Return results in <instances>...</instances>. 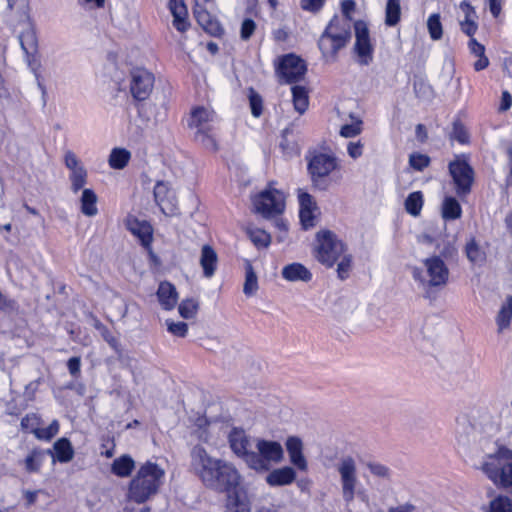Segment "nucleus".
<instances>
[{
	"label": "nucleus",
	"mask_w": 512,
	"mask_h": 512,
	"mask_svg": "<svg viewBox=\"0 0 512 512\" xmlns=\"http://www.w3.org/2000/svg\"><path fill=\"white\" fill-rule=\"evenodd\" d=\"M190 468L204 487L219 493H228L242 485L243 477L230 461L217 458L202 445L190 452Z\"/></svg>",
	"instance_id": "nucleus-1"
},
{
	"label": "nucleus",
	"mask_w": 512,
	"mask_h": 512,
	"mask_svg": "<svg viewBox=\"0 0 512 512\" xmlns=\"http://www.w3.org/2000/svg\"><path fill=\"white\" fill-rule=\"evenodd\" d=\"M164 476L165 471L159 465L152 462L145 463L131 480L127 497L136 503H144L159 491Z\"/></svg>",
	"instance_id": "nucleus-2"
},
{
	"label": "nucleus",
	"mask_w": 512,
	"mask_h": 512,
	"mask_svg": "<svg viewBox=\"0 0 512 512\" xmlns=\"http://www.w3.org/2000/svg\"><path fill=\"white\" fill-rule=\"evenodd\" d=\"M339 475L341 495L347 506L353 503L356 497L368 504L369 496L365 489L359 488L358 469L356 461L351 456L342 457L336 464Z\"/></svg>",
	"instance_id": "nucleus-3"
},
{
	"label": "nucleus",
	"mask_w": 512,
	"mask_h": 512,
	"mask_svg": "<svg viewBox=\"0 0 512 512\" xmlns=\"http://www.w3.org/2000/svg\"><path fill=\"white\" fill-rule=\"evenodd\" d=\"M351 38V25L347 19L334 17L318 41L319 49L327 60H335L337 52L344 48Z\"/></svg>",
	"instance_id": "nucleus-4"
},
{
	"label": "nucleus",
	"mask_w": 512,
	"mask_h": 512,
	"mask_svg": "<svg viewBox=\"0 0 512 512\" xmlns=\"http://www.w3.org/2000/svg\"><path fill=\"white\" fill-rule=\"evenodd\" d=\"M255 450L249 456L248 468L258 472H268L273 465L281 463L284 459L282 445L273 440L256 438Z\"/></svg>",
	"instance_id": "nucleus-5"
},
{
	"label": "nucleus",
	"mask_w": 512,
	"mask_h": 512,
	"mask_svg": "<svg viewBox=\"0 0 512 512\" xmlns=\"http://www.w3.org/2000/svg\"><path fill=\"white\" fill-rule=\"evenodd\" d=\"M347 252L346 244L330 230H320L316 233L314 256L323 265L333 267Z\"/></svg>",
	"instance_id": "nucleus-6"
},
{
	"label": "nucleus",
	"mask_w": 512,
	"mask_h": 512,
	"mask_svg": "<svg viewBox=\"0 0 512 512\" xmlns=\"http://www.w3.org/2000/svg\"><path fill=\"white\" fill-rule=\"evenodd\" d=\"M425 273L422 283L426 288V296L435 298V293L443 289L449 280V269L440 257H431L425 260Z\"/></svg>",
	"instance_id": "nucleus-7"
},
{
	"label": "nucleus",
	"mask_w": 512,
	"mask_h": 512,
	"mask_svg": "<svg viewBox=\"0 0 512 512\" xmlns=\"http://www.w3.org/2000/svg\"><path fill=\"white\" fill-rule=\"evenodd\" d=\"M254 211L263 217L281 214L285 208L283 192L275 188H267L252 198Z\"/></svg>",
	"instance_id": "nucleus-8"
},
{
	"label": "nucleus",
	"mask_w": 512,
	"mask_h": 512,
	"mask_svg": "<svg viewBox=\"0 0 512 512\" xmlns=\"http://www.w3.org/2000/svg\"><path fill=\"white\" fill-rule=\"evenodd\" d=\"M338 168V160L333 154L317 153L311 157L308 163L312 182L317 187H322L324 179Z\"/></svg>",
	"instance_id": "nucleus-9"
},
{
	"label": "nucleus",
	"mask_w": 512,
	"mask_h": 512,
	"mask_svg": "<svg viewBox=\"0 0 512 512\" xmlns=\"http://www.w3.org/2000/svg\"><path fill=\"white\" fill-rule=\"evenodd\" d=\"M449 172L454 181L459 196L466 195L471 190L474 172L463 156H458L449 164Z\"/></svg>",
	"instance_id": "nucleus-10"
},
{
	"label": "nucleus",
	"mask_w": 512,
	"mask_h": 512,
	"mask_svg": "<svg viewBox=\"0 0 512 512\" xmlns=\"http://www.w3.org/2000/svg\"><path fill=\"white\" fill-rule=\"evenodd\" d=\"M153 194L156 204L165 216L175 217L180 214L176 192L168 182L158 181Z\"/></svg>",
	"instance_id": "nucleus-11"
},
{
	"label": "nucleus",
	"mask_w": 512,
	"mask_h": 512,
	"mask_svg": "<svg viewBox=\"0 0 512 512\" xmlns=\"http://www.w3.org/2000/svg\"><path fill=\"white\" fill-rule=\"evenodd\" d=\"M228 442L232 452L249 464V456L255 450L256 438L249 436L243 429L233 428L228 435Z\"/></svg>",
	"instance_id": "nucleus-12"
},
{
	"label": "nucleus",
	"mask_w": 512,
	"mask_h": 512,
	"mask_svg": "<svg viewBox=\"0 0 512 512\" xmlns=\"http://www.w3.org/2000/svg\"><path fill=\"white\" fill-rule=\"evenodd\" d=\"M307 67L300 57L293 54L284 56L278 65L277 72L285 83H294L302 80Z\"/></svg>",
	"instance_id": "nucleus-13"
},
{
	"label": "nucleus",
	"mask_w": 512,
	"mask_h": 512,
	"mask_svg": "<svg viewBox=\"0 0 512 512\" xmlns=\"http://www.w3.org/2000/svg\"><path fill=\"white\" fill-rule=\"evenodd\" d=\"M154 87V76L143 68L131 72L130 92L134 99L143 101L149 97Z\"/></svg>",
	"instance_id": "nucleus-14"
},
{
	"label": "nucleus",
	"mask_w": 512,
	"mask_h": 512,
	"mask_svg": "<svg viewBox=\"0 0 512 512\" xmlns=\"http://www.w3.org/2000/svg\"><path fill=\"white\" fill-rule=\"evenodd\" d=\"M64 164L70 171L69 180L73 193L79 192L87 183L88 173L77 155L68 150L64 155Z\"/></svg>",
	"instance_id": "nucleus-15"
},
{
	"label": "nucleus",
	"mask_w": 512,
	"mask_h": 512,
	"mask_svg": "<svg viewBox=\"0 0 512 512\" xmlns=\"http://www.w3.org/2000/svg\"><path fill=\"white\" fill-rule=\"evenodd\" d=\"M355 29V51L359 57V62L367 65L372 60V45L370 43L369 31L366 24L362 21H357L354 24Z\"/></svg>",
	"instance_id": "nucleus-16"
},
{
	"label": "nucleus",
	"mask_w": 512,
	"mask_h": 512,
	"mask_svg": "<svg viewBox=\"0 0 512 512\" xmlns=\"http://www.w3.org/2000/svg\"><path fill=\"white\" fill-rule=\"evenodd\" d=\"M126 228L137 237L144 247H149L153 240V228L146 220H139L132 215L125 219Z\"/></svg>",
	"instance_id": "nucleus-17"
},
{
	"label": "nucleus",
	"mask_w": 512,
	"mask_h": 512,
	"mask_svg": "<svg viewBox=\"0 0 512 512\" xmlns=\"http://www.w3.org/2000/svg\"><path fill=\"white\" fill-rule=\"evenodd\" d=\"M226 511L227 512H251L250 503L242 485L226 493Z\"/></svg>",
	"instance_id": "nucleus-18"
},
{
	"label": "nucleus",
	"mask_w": 512,
	"mask_h": 512,
	"mask_svg": "<svg viewBox=\"0 0 512 512\" xmlns=\"http://www.w3.org/2000/svg\"><path fill=\"white\" fill-rule=\"evenodd\" d=\"M286 449L290 462L301 471L307 470V461L303 455V443L299 437L290 436L286 440Z\"/></svg>",
	"instance_id": "nucleus-19"
},
{
	"label": "nucleus",
	"mask_w": 512,
	"mask_h": 512,
	"mask_svg": "<svg viewBox=\"0 0 512 512\" xmlns=\"http://www.w3.org/2000/svg\"><path fill=\"white\" fill-rule=\"evenodd\" d=\"M296 472L292 467L284 466L269 470L265 480L271 487L286 486L292 484L296 480Z\"/></svg>",
	"instance_id": "nucleus-20"
},
{
	"label": "nucleus",
	"mask_w": 512,
	"mask_h": 512,
	"mask_svg": "<svg viewBox=\"0 0 512 512\" xmlns=\"http://www.w3.org/2000/svg\"><path fill=\"white\" fill-rule=\"evenodd\" d=\"M156 296L162 309L167 311L172 310L178 302L176 287L168 281L159 284Z\"/></svg>",
	"instance_id": "nucleus-21"
},
{
	"label": "nucleus",
	"mask_w": 512,
	"mask_h": 512,
	"mask_svg": "<svg viewBox=\"0 0 512 512\" xmlns=\"http://www.w3.org/2000/svg\"><path fill=\"white\" fill-rule=\"evenodd\" d=\"M218 256L214 248L208 244L201 248L200 265L203 269V275L211 278L217 269Z\"/></svg>",
	"instance_id": "nucleus-22"
},
{
	"label": "nucleus",
	"mask_w": 512,
	"mask_h": 512,
	"mask_svg": "<svg viewBox=\"0 0 512 512\" xmlns=\"http://www.w3.org/2000/svg\"><path fill=\"white\" fill-rule=\"evenodd\" d=\"M459 7L464 13V19L460 21L461 30L466 35L472 37L478 29V25L475 22L476 11L468 1H462Z\"/></svg>",
	"instance_id": "nucleus-23"
},
{
	"label": "nucleus",
	"mask_w": 512,
	"mask_h": 512,
	"mask_svg": "<svg viewBox=\"0 0 512 512\" xmlns=\"http://www.w3.org/2000/svg\"><path fill=\"white\" fill-rule=\"evenodd\" d=\"M194 15L198 24L208 33L218 35L221 32V27L217 21L212 19L210 14L196 2L194 7Z\"/></svg>",
	"instance_id": "nucleus-24"
},
{
	"label": "nucleus",
	"mask_w": 512,
	"mask_h": 512,
	"mask_svg": "<svg viewBox=\"0 0 512 512\" xmlns=\"http://www.w3.org/2000/svg\"><path fill=\"white\" fill-rule=\"evenodd\" d=\"M282 277L290 282L303 281L308 282L312 278L311 272L300 263L286 265L282 269Z\"/></svg>",
	"instance_id": "nucleus-25"
},
{
	"label": "nucleus",
	"mask_w": 512,
	"mask_h": 512,
	"mask_svg": "<svg viewBox=\"0 0 512 512\" xmlns=\"http://www.w3.org/2000/svg\"><path fill=\"white\" fill-rule=\"evenodd\" d=\"M169 6L174 17L173 25L178 31L184 32L188 27V13L183 0H171Z\"/></svg>",
	"instance_id": "nucleus-26"
},
{
	"label": "nucleus",
	"mask_w": 512,
	"mask_h": 512,
	"mask_svg": "<svg viewBox=\"0 0 512 512\" xmlns=\"http://www.w3.org/2000/svg\"><path fill=\"white\" fill-rule=\"evenodd\" d=\"M213 120V112L203 108L198 107L194 109L191 113V118L189 121V126L194 131L206 129L207 126H210L209 122Z\"/></svg>",
	"instance_id": "nucleus-27"
},
{
	"label": "nucleus",
	"mask_w": 512,
	"mask_h": 512,
	"mask_svg": "<svg viewBox=\"0 0 512 512\" xmlns=\"http://www.w3.org/2000/svg\"><path fill=\"white\" fill-rule=\"evenodd\" d=\"M82 195L80 197L81 212L88 217H93L98 213L97 209V195L92 189L82 188Z\"/></svg>",
	"instance_id": "nucleus-28"
},
{
	"label": "nucleus",
	"mask_w": 512,
	"mask_h": 512,
	"mask_svg": "<svg viewBox=\"0 0 512 512\" xmlns=\"http://www.w3.org/2000/svg\"><path fill=\"white\" fill-rule=\"evenodd\" d=\"M19 42L26 55H32L37 50V37L35 30L31 25L22 31L19 35Z\"/></svg>",
	"instance_id": "nucleus-29"
},
{
	"label": "nucleus",
	"mask_w": 512,
	"mask_h": 512,
	"mask_svg": "<svg viewBox=\"0 0 512 512\" xmlns=\"http://www.w3.org/2000/svg\"><path fill=\"white\" fill-rule=\"evenodd\" d=\"M293 96L294 109L299 113L303 114L309 106L308 91L304 86L295 85L291 88Z\"/></svg>",
	"instance_id": "nucleus-30"
},
{
	"label": "nucleus",
	"mask_w": 512,
	"mask_h": 512,
	"mask_svg": "<svg viewBox=\"0 0 512 512\" xmlns=\"http://www.w3.org/2000/svg\"><path fill=\"white\" fill-rule=\"evenodd\" d=\"M462 208L459 202L451 196L445 197L442 204V217L444 220H456L461 217Z\"/></svg>",
	"instance_id": "nucleus-31"
},
{
	"label": "nucleus",
	"mask_w": 512,
	"mask_h": 512,
	"mask_svg": "<svg viewBox=\"0 0 512 512\" xmlns=\"http://www.w3.org/2000/svg\"><path fill=\"white\" fill-rule=\"evenodd\" d=\"M194 139L206 150L211 152H216L218 150L217 141L211 133V126H207L206 129L194 131Z\"/></svg>",
	"instance_id": "nucleus-32"
},
{
	"label": "nucleus",
	"mask_w": 512,
	"mask_h": 512,
	"mask_svg": "<svg viewBox=\"0 0 512 512\" xmlns=\"http://www.w3.org/2000/svg\"><path fill=\"white\" fill-rule=\"evenodd\" d=\"M54 451L59 462L66 463L73 459L74 450L67 438H61L54 443Z\"/></svg>",
	"instance_id": "nucleus-33"
},
{
	"label": "nucleus",
	"mask_w": 512,
	"mask_h": 512,
	"mask_svg": "<svg viewBox=\"0 0 512 512\" xmlns=\"http://www.w3.org/2000/svg\"><path fill=\"white\" fill-rule=\"evenodd\" d=\"M134 466V460L128 455H123L113 461L112 472L119 477H128Z\"/></svg>",
	"instance_id": "nucleus-34"
},
{
	"label": "nucleus",
	"mask_w": 512,
	"mask_h": 512,
	"mask_svg": "<svg viewBox=\"0 0 512 512\" xmlns=\"http://www.w3.org/2000/svg\"><path fill=\"white\" fill-rule=\"evenodd\" d=\"M512 320V296H508L505 302L502 304L499 313L496 317V323L499 331H502L509 327Z\"/></svg>",
	"instance_id": "nucleus-35"
},
{
	"label": "nucleus",
	"mask_w": 512,
	"mask_h": 512,
	"mask_svg": "<svg viewBox=\"0 0 512 512\" xmlns=\"http://www.w3.org/2000/svg\"><path fill=\"white\" fill-rule=\"evenodd\" d=\"M401 5L399 0H388L385 8V24L395 26L400 21Z\"/></svg>",
	"instance_id": "nucleus-36"
},
{
	"label": "nucleus",
	"mask_w": 512,
	"mask_h": 512,
	"mask_svg": "<svg viewBox=\"0 0 512 512\" xmlns=\"http://www.w3.org/2000/svg\"><path fill=\"white\" fill-rule=\"evenodd\" d=\"M258 290V278L252 267V265L247 262L245 267V282L243 286V292L246 296H253Z\"/></svg>",
	"instance_id": "nucleus-37"
},
{
	"label": "nucleus",
	"mask_w": 512,
	"mask_h": 512,
	"mask_svg": "<svg viewBox=\"0 0 512 512\" xmlns=\"http://www.w3.org/2000/svg\"><path fill=\"white\" fill-rule=\"evenodd\" d=\"M131 157L128 150L123 148H114L109 156V165L114 169H123Z\"/></svg>",
	"instance_id": "nucleus-38"
},
{
	"label": "nucleus",
	"mask_w": 512,
	"mask_h": 512,
	"mask_svg": "<svg viewBox=\"0 0 512 512\" xmlns=\"http://www.w3.org/2000/svg\"><path fill=\"white\" fill-rule=\"evenodd\" d=\"M245 230H246L248 237L250 238V240L252 241V243L255 246L267 247L270 244L271 237L266 231H264L260 228L251 227V226L246 227Z\"/></svg>",
	"instance_id": "nucleus-39"
},
{
	"label": "nucleus",
	"mask_w": 512,
	"mask_h": 512,
	"mask_svg": "<svg viewBox=\"0 0 512 512\" xmlns=\"http://www.w3.org/2000/svg\"><path fill=\"white\" fill-rule=\"evenodd\" d=\"M199 308V303L195 299L187 298L180 302L178 312L184 319H192L196 316Z\"/></svg>",
	"instance_id": "nucleus-40"
},
{
	"label": "nucleus",
	"mask_w": 512,
	"mask_h": 512,
	"mask_svg": "<svg viewBox=\"0 0 512 512\" xmlns=\"http://www.w3.org/2000/svg\"><path fill=\"white\" fill-rule=\"evenodd\" d=\"M427 29L432 40H440L443 36V27L438 13L431 14L427 20Z\"/></svg>",
	"instance_id": "nucleus-41"
},
{
	"label": "nucleus",
	"mask_w": 512,
	"mask_h": 512,
	"mask_svg": "<svg viewBox=\"0 0 512 512\" xmlns=\"http://www.w3.org/2000/svg\"><path fill=\"white\" fill-rule=\"evenodd\" d=\"M43 460V453L39 450H33L25 458L24 465L27 472H37L40 469Z\"/></svg>",
	"instance_id": "nucleus-42"
},
{
	"label": "nucleus",
	"mask_w": 512,
	"mask_h": 512,
	"mask_svg": "<svg viewBox=\"0 0 512 512\" xmlns=\"http://www.w3.org/2000/svg\"><path fill=\"white\" fill-rule=\"evenodd\" d=\"M489 512H512V500L507 496H498L489 504Z\"/></svg>",
	"instance_id": "nucleus-43"
},
{
	"label": "nucleus",
	"mask_w": 512,
	"mask_h": 512,
	"mask_svg": "<svg viewBox=\"0 0 512 512\" xmlns=\"http://www.w3.org/2000/svg\"><path fill=\"white\" fill-rule=\"evenodd\" d=\"M336 263L338 277L341 280L346 279L352 268V255L345 252Z\"/></svg>",
	"instance_id": "nucleus-44"
},
{
	"label": "nucleus",
	"mask_w": 512,
	"mask_h": 512,
	"mask_svg": "<svg viewBox=\"0 0 512 512\" xmlns=\"http://www.w3.org/2000/svg\"><path fill=\"white\" fill-rule=\"evenodd\" d=\"M434 98V90L423 78L418 77V101L430 103Z\"/></svg>",
	"instance_id": "nucleus-45"
},
{
	"label": "nucleus",
	"mask_w": 512,
	"mask_h": 512,
	"mask_svg": "<svg viewBox=\"0 0 512 512\" xmlns=\"http://www.w3.org/2000/svg\"><path fill=\"white\" fill-rule=\"evenodd\" d=\"M362 131V121L358 118H352V123L345 124L340 129V135L345 138L355 137Z\"/></svg>",
	"instance_id": "nucleus-46"
},
{
	"label": "nucleus",
	"mask_w": 512,
	"mask_h": 512,
	"mask_svg": "<svg viewBox=\"0 0 512 512\" xmlns=\"http://www.w3.org/2000/svg\"><path fill=\"white\" fill-rule=\"evenodd\" d=\"M41 420L36 414H28L21 420V427L25 431H29L36 436V431L39 430Z\"/></svg>",
	"instance_id": "nucleus-47"
},
{
	"label": "nucleus",
	"mask_w": 512,
	"mask_h": 512,
	"mask_svg": "<svg viewBox=\"0 0 512 512\" xmlns=\"http://www.w3.org/2000/svg\"><path fill=\"white\" fill-rule=\"evenodd\" d=\"M466 254L468 259L477 264L484 260V253L479 248V246L475 243L474 240H471L466 245Z\"/></svg>",
	"instance_id": "nucleus-48"
},
{
	"label": "nucleus",
	"mask_w": 512,
	"mask_h": 512,
	"mask_svg": "<svg viewBox=\"0 0 512 512\" xmlns=\"http://www.w3.org/2000/svg\"><path fill=\"white\" fill-rule=\"evenodd\" d=\"M166 326L168 332L176 337H185L188 333V325L185 322H175L167 319Z\"/></svg>",
	"instance_id": "nucleus-49"
},
{
	"label": "nucleus",
	"mask_w": 512,
	"mask_h": 512,
	"mask_svg": "<svg viewBox=\"0 0 512 512\" xmlns=\"http://www.w3.org/2000/svg\"><path fill=\"white\" fill-rule=\"evenodd\" d=\"M58 431L59 423L57 420H54L47 428H39V430L36 431V438L39 440H51Z\"/></svg>",
	"instance_id": "nucleus-50"
},
{
	"label": "nucleus",
	"mask_w": 512,
	"mask_h": 512,
	"mask_svg": "<svg viewBox=\"0 0 512 512\" xmlns=\"http://www.w3.org/2000/svg\"><path fill=\"white\" fill-rule=\"evenodd\" d=\"M256 29V23L252 19H245L241 25L240 37L242 40H248Z\"/></svg>",
	"instance_id": "nucleus-51"
},
{
	"label": "nucleus",
	"mask_w": 512,
	"mask_h": 512,
	"mask_svg": "<svg viewBox=\"0 0 512 512\" xmlns=\"http://www.w3.org/2000/svg\"><path fill=\"white\" fill-rule=\"evenodd\" d=\"M317 210L300 209V220L305 229L315 225V212Z\"/></svg>",
	"instance_id": "nucleus-52"
},
{
	"label": "nucleus",
	"mask_w": 512,
	"mask_h": 512,
	"mask_svg": "<svg viewBox=\"0 0 512 512\" xmlns=\"http://www.w3.org/2000/svg\"><path fill=\"white\" fill-rule=\"evenodd\" d=\"M298 198L300 209L317 210L316 203L310 194L300 190Z\"/></svg>",
	"instance_id": "nucleus-53"
},
{
	"label": "nucleus",
	"mask_w": 512,
	"mask_h": 512,
	"mask_svg": "<svg viewBox=\"0 0 512 512\" xmlns=\"http://www.w3.org/2000/svg\"><path fill=\"white\" fill-rule=\"evenodd\" d=\"M363 148H364V144L362 143L361 140H358V141H351L348 143L347 145V152H348V155L352 158V159H357L359 157L362 156L363 154Z\"/></svg>",
	"instance_id": "nucleus-54"
},
{
	"label": "nucleus",
	"mask_w": 512,
	"mask_h": 512,
	"mask_svg": "<svg viewBox=\"0 0 512 512\" xmlns=\"http://www.w3.org/2000/svg\"><path fill=\"white\" fill-rule=\"evenodd\" d=\"M367 467L371 474L380 478L389 477V469L380 463H368Z\"/></svg>",
	"instance_id": "nucleus-55"
},
{
	"label": "nucleus",
	"mask_w": 512,
	"mask_h": 512,
	"mask_svg": "<svg viewBox=\"0 0 512 512\" xmlns=\"http://www.w3.org/2000/svg\"><path fill=\"white\" fill-rule=\"evenodd\" d=\"M250 100V107L252 114L255 117H259L262 113V99L258 94H255L254 92H251L249 96Z\"/></svg>",
	"instance_id": "nucleus-56"
},
{
	"label": "nucleus",
	"mask_w": 512,
	"mask_h": 512,
	"mask_svg": "<svg viewBox=\"0 0 512 512\" xmlns=\"http://www.w3.org/2000/svg\"><path fill=\"white\" fill-rule=\"evenodd\" d=\"M356 4L353 0H344L341 4L343 17L341 19H347L351 25L352 13L355 11Z\"/></svg>",
	"instance_id": "nucleus-57"
},
{
	"label": "nucleus",
	"mask_w": 512,
	"mask_h": 512,
	"mask_svg": "<svg viewBox=\"0 0 512 512\" xmlns=\"http://www.w3.org/2000/svg\"><path fill=\"white\" fill-rule=\"evenodd\" d=\"M325 0H301V8L306 11L315 12L318 11Z\"/></svg>",
	"instance_id": "nucleus-58"
},
{
	"label": "nucleus",
	"mask_w": 512,
	"mask_h": 512,
	"mask_svg": "<svg viewBox=\"0 0 512 512\" xmlns=\"http://www.w3.org/2000/svg\"><path fill=\"white\" fill-rule=\"evenodd\" d=\"M512 106V96L508 91H503L501 95V102L499 106L500 112H505L509 110Z\"/></svg>",
	"instance_id": "nucleus-59"
},
{
	"label": "nucleus",
	"mask_w": 512,
	"mask_h": 512,
	"mask_svg": "<svg viewBox=\"0 0 512 512\" xmlns=\"http://www.w3.org/2000/svg\"><path fill=\"white\" fill-rule=\"evenodd\" d=\"M453 136L460 143H466L468 141V134L461 125H454Z\"/></svg>",
	"instance_id": "nucleus-60"
},
{
	"label": "nucleus",
	"mask_w": 512,
	"mask_h": 512,
	"mask_svg": "<svg viewBox=\"0 0 512 512\" xmlns=\"http://www.w3.org/2000/svg\"><path fill=\"white\" fill-rule=\"evenodd\" d=\"M405 209L411 215L416 216V192L409 194L405 201Z\"/></svg>",
	"instance_id": "nucleus-61"
},
{
	"label": "nucleus",
	"mask_w": 512,
	"mask_h": 512,
	"mask_svg": "<svg viewBox=\"0 0 512 512\" xmlns=\"http://www.w3.org/2000/svg\"><path fill=\"white\" fill-rule=\"evenodd\" d=\"M469 48L471 53L476 56H481L485 54V48L482 44L478 43L474 38H471L469 41Z\"/></svg>",
	"instance_id": "nucleus-62"
},
{
	"label": "nucleus",
	"mask_w": 512,
	"mask_h": 512,
	"mask_svg": "<svg viewBox=\"0 0 512 512\" xmlns=\"http://www.w3.org/2000/svg\"><path fill=\"white\" fill-rule=\"evenodd\" d=\"M502 2L503 0H488L489 11L495 18L501 13Z\"/></svg>",
	"instance_id": "nucleus-63"
},
{
	"label": "nucleus",
	"mask_w": 512,
	"mask_h": 512,
	"mask_svg": "<svg viewBox=\"0 0 512 512\" xmlns=\"http://www.w3.org/2000/svg\"><path fill=\"white\" fill-rule=\"evenodd\" d=\"M68 369L71 375L77 376L80 372V358L72 357L68 360Z\"/></svg>",
	"instance_id": "nucleus-64"
}]
</instances>
